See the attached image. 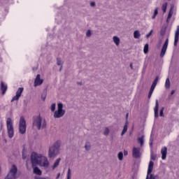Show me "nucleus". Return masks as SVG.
Here are the masks:
<instances>
[{
    "mask_svg": "<svg viewBox=\"0 0 179 179\" xmlns=\"http://www.w3.org/2000/svg\"><path fill=\"white\" fill-rule=\"evenodd\" d=\"M59 148H61V143L59 141L55 142L51 147L49 148V159H55V157L58 156L59 153Z\"/></svg>",
    "mask_w": 179,
    "mask_h": 179,
    "instance_id": "1",
    "label": "nucleus"
},
{
    "mask_svg": "<svg viewBox=\"0 0 179 179\" xmlns=\"http://www.w3.org/2000/svg\"><path fill=\"white\" fill-rule=\"evenodd\" d=\"M42 157V155L32 152L31 155V163L32 164V167H35V166H41Z\"/></svg>",
    "mask_w": 179,
    "mask_h": 179,
    "instance_id": "2",
    "label": "nucleus"
},
{
    "mask_svg": "<svg viewBox=\"0 0 179 179\" xmlns=\"http://www.w3.org/2000/svg\"><path fill=\"white\" fill-rule=\"evenodd\" d=\"M6 127L8 138L12 139L15 136V129H13V122L10 117H8L6 120Z\"/></svg>",
    "mask_w": 179,
    "mask_h": 179,
    "instance_id": "3",
    "label": "nucleus"
},
{
    "mask_svg": "<svg viewBox=\"0 0 179 179\" xmlns=\"http://www.w3.org/2000/svg\"><path fill=\"white\" fill-rule=\"evenodd\" d=\"M26 120L23 116L20 117V123H19V132L21 135H24L26 134Z\"/></svg>",
    "mask_w": 179,
    "mask_h": 179,
    "instance_id": "4",
    "label": "nucleus"
},
{
    "mask_svg": "<svg viewBox=\"0 0 179 179\" xmlns=\"http://www.w3.org/2000/svg\"><path fill=\"white\" fill-rule=\"evenodd\" d=\"M16 174H17V167H16V165H13L5 179H16L17 178Z\"/></svg>",
    "mask_w": 179,
    "mask_h": 179,
    "instance_id": "5",
    "label": "nucleus"
},
{
    "mask_svg": "<svg viewBox=\"0 0 179 179\" xmlns=\"http://www.w3.org/2000/svg\"><path fill=\"white\" fill-rule=\"evenodd\" d=\"M43 122V117L41 115H38L36 117H34L33 125L34 127H37L38 130L41 129V122Z\"/></svg>",
    "mask_w": 179,
    "mask_h": 179,
    "instance_id": "6",
    "label": "nucleus"
},
{
    "mask_svg": "<svg viewBox=\"0 0 179 179\" xmlns=\"http://www.w3.org/2000/svg\"><path fill=\"white\" fill-rule=\"evenodd\" d=\"M23 90H24V88H23V87L18 88V90L16 92L15 96H14L13 97V99H11V103H13V101H17V100H19V99H20V97L22 96V93H23Z\"/></svg>",
    "mask_w": 179,
    "mask_h": 179,
    "instance_id": "7",
    "label": "nucleus"
},
{
    "mask_svg": "<svg viewBox=\"0 0 179 179\" xmlns=\"http://www.w3.org/2000/svg\"><path fill=\"white\" fill-rule=\"evenodd\" d=\"M167 47H169V38H167L160 52V57L163 58L166 55V52L167 51Z\"/></svg>",
    "mask_w": 179,
    "mask_h": 179,
    "instance_id": "8",
    "label": "nucleus"
},
{
    "mask_svg": "<svg viewBox=\"0 0 179 179\" xmlns=\"http://www.w3.org/2000/svg\"><path fill=\"white\" fill-rule=\"evenodd\" d=\"M141 148L134 147L133 148L132 156L134 159L141 158Z\"/></svg>",
    "mask_w": 179,
    "mask_h": 179,
    "instance_id": "9",
    "label": "nucleus"
},
{
    "mask_svg": "<svg viewBox=\"0 0 179 179\" xmlns=\"http://www.w3.org/2000/svg\"><path fill=\"white\" fill-rule=\"evenodd\" d=\"M41 167H45V169H48L50 166V162H48V158L47 157L42 155L41 158V165H39Z\"/></svg>",
    "mask_w": 179,
    "mask_h": 179,
    "instance_id": "10",
    "label": "nucleus"
},
{
    "mask_svg": "<svg viewBox=\"0 0 179 179\" xmlns=\"http://www.w3.org/2000/svg\"><path fill=\"white\" fill-rule=\"evenodd\" d=\"M41 75L38 74L36 76V78L34 80V87H37V86H41V85H43V82H44V80L43 79H41Z\"/></svg>",
    "mask_w": 179,
    "mask_h": 179,
    "instance_id": "11",
    "label": "nucleus"
},
{
    "mask_svg": "<svg viewBox=\"0 0 179 179\" xmlns=\"http://www.w3.org/2000/svg\"><path fill=\"white\" fill-rule=\"evenodd\" d=\"M154 164H155V162H153L152 161H150L149 162L146 179H149V176H150V173H152V171H153V166H154Z\"/></svg>",
    "mask_w": 179,
    "mask_h": 179,
    "instance_id": "12",
    "label": "nucleus"
},
{
    "mask_svg": "<svg viewBox=\"0 0 179 179\" xmlns=\"http://www.w3.org/2000/svg\"><path fill=\"white\" fill-rule=\"evenodd\" d=\"M65 115V110H56L54 113V118H61Z\"/></svg>",
    "mask_w": 179,
    "mask_h": 179,
    "instance_id": "13",
    "label": "nucleus"
},
{
    "mask_svg": "<svg viewBox=\"0 0 179 179\" xmlns=\"http://www.w3.org/2000/svg\"><path fill=\"white\" fill-rule=\"evenodd\" d=\"M173 13H174V6H171L166 18V23H170V19L173 17Z\"/></svg>",
    "mask_w": 179,
    "mask_h": 179,
    "instance_id": "14",
    "label": "nucleus"
},
{
    "mask_svg": "<svg viewBox=\"0 0 179 179\" xmlns=\"http://www.w3.org/2000/svg\"><path fill=\"white\" fill-rule=\"evenodd\" d=\"M179 40V26L177 27V29L175 33L174 46L177 47Z\"/></svg>",
    "mask_w": 179,
    "mask_h": 179,
    "instance_id": "15",
    "label": "nucleus"
},
{
    "mask_svg": "<svg viewBox=\"0 0 179 179\" xmlns=\"http://www.w3.org/2000/svg\"><path fill=\"white\" fill-rule=\"evenodd\" d=\"M155 117L157 118L159 117V100L155 101V107L154 108Z\"/></svg>",
    "mask_w": 179,
    "mask_h": 179,
    "instance_id": "16",
    "label": "nucleus"
},
{
    "mask_svg": "<svg viewBox=\"0 0 179 179\" xmlns=\"http://www.w3.org/2000/svg\"><path fill=\"white\" fill-rule=\"evenodd\" d=\"M161 154L162 160H166V157H167V147H164L162 148Z\"/></svg>",
    "mask_w": 179,
    "mask_h": 179,
    "instance_id": "17",
    "label": "nucleus"
},
{
    "mask_svg": "<svg viewBox=\"0 0 179 179\" xmlns=\"http://www.w3.org/2000/svg\"><path fill=\"white\" fill-rule=\"evenodd\" d=\"M1 90L2 91V94H5L8 90V85H5V83H3L2 81L1 83Z\"/></svg>",
    "mask_w": 179,
    "mask_h": 179,
    "instance_id": "18",
    "label": "nucleus"
},
{
    "mask_svg": "<svg viewBox=\"0 0 179 179\" xmlns=\"http://www.w3.org/2000/svg\"><path fill=\"white\" fill-rule=\"evenodd\" d=\"M32 169H34V174H37V176H41V174L43 173L41 172V170H40L39 168L37 167V166H32Z\"/></svg>",
    "mask_w": 179,
    "mask_h": 179,
    "instance_id": "19",
    "label": "nucleus"
},
{
    "mask_svg": "<svg viewBox=\"0 0 179 179\" xmlns=\"http://www.w3.org/2000/svg\"><path fill=\"white\" fill-rule=\"evenodd\" d=\"M127 131H128V122H126L125 124L124 125L121 136H123V135H125L127 133Z\"/></svg>",
    "mask_w": 179,
    "mask_h": 179,
    "instance_id": "20",
    "label": "nucleus"
},
{
    "mask_svg": "<svg viewBox=\"0 0 179 179\" xmlns=\"http://www.w3.org/2000/svg\"><path fill=\"white\" fill-rule=\"evenodd\" d=\"M145 136H142L141 137L138 138V143H140L141 146H143L145 141H144Z\"/></svg>",
    "mask_w": 179,
    "mask_h": 179,
    "instance_id": "21",
    "label": "nucleus"
},
{
    "mask_svg": "<svg viewBox=\"0 0 179 179\" xmlns=\"http://www.w3.org/2000/svg\"><path fill=\"white\" fill-rule=\"evenodd\" d=\"M59 162H61V158H58L55 162L54 163L53 166H52V169L54 170L55 169H56V167L59 166Z\"/></svg>",
    "mask_w": 179,
    "mask_h": 179,
    "instance_id": "22",
    "label": "nucleus"
},
{
    "mask_svg": "<svg viewBox=\"0 0 179 179\" xmlns=\"http://www.w3.org/2000/svg\"><path fill=\"white\" fill-rule=\"evenodd\" d=\"M113 40L115 43V44H116L117 45H120V38H118V36H113Z\"/></svg>",
    "mask_w": 179,
    "mask_h": 179,
    "instance_id": "23",
    "label": "nucleus"
},
{
    "mask_svg": "<svg viewBox=\"0 0 179 179\" xmlns=\"http://www.w3.org/2000/svg\"><path fill=\"white\" fill-rule=\"evenodd\" d=\"M134 38H139V37H141V32L138 30L135 31L134 32Z\"/></svg>",
    "mask_w": 179,
    "mask_h": 179,
    "instance_id": "24",
    "label": "nucleus"
},
{
    "mask_svg": "<svg viewBox=\"0 0 179 179\" xmlns=\"http://www.w3.org/2000/svg\"><path fill=\"white\" fill-rule=\"evenodd\" d=\"M144 54H148L149 52V43H146L143 48Z\"/></svg>",
    "mask_w": 179,
    "mask_h": 179,
    "instance_id": "25",
    "label": "nucleus"
},
{
    "mask_svg": "<svg viewBox=\"0 0 179 179\" xmlns=\"http://www.w3.org/2000/svg\"><path fill=\"white\" fill-rule=\"evenodd\" d=\"M165 88L170 89V78H166L165 82Z\"/></svg>",
    "mask_w": 179,
    "mask_h": 179,
    "instance_id": "26",
    "label": "nucleus"
},
{
    "mask_svg": "<svg viewBox=\"0 0 179 179\" xmlns=\"http://www.w3.org/2000/svg\"><path fill=\"white\" fill-rule=\"evenodd\" d=\"M63 64L64 63L62 62V60H61V58L57 57V65H58V66H62Z\"/></svg>",
    "mask_w": 179,
    "mask_h": 179,
    "instance_id": "27",
    "label": "nucleus"
},
{
    "mask_svg": "<svg viewBox=\"0 0 179 179\" xmlns=\"http://www.w3.org/2000/svg\"><path fill=\"white\" fill-rule=\"evenodd\" d=\"M110 134V129H108V127H106L105 130L103 131V135L105 136H108V134Z\"/></svg>",
    "mask_w": 179,
    "mask_h": 179,
    "instance_id": "28",
    "label": "nucleus"
},
{
    "mask_svg": "<svg viewBox=\"0 0 179 179\" xmlns=\"http://www.w3.org/2000/svg\"><path fill=\"white\" fill-rule=\"evenodd\" d=\"M162 9L164 13H166V10H167V3H164L162 5Z\"/></svg>",
    "mask_w": 179,
    "mask_h": 179,
    "instance_id": "29",
    "label": "nucleus"
},
{
    "mask_svg": "<svg viewBox=\"0 0 179 179\" xmlns=\"http://www.w3.org/2000/svg\"><path fill=\"white\" fill-rule=\"evenodd\" d=\"M159 82V76H156L154 81L152 82V85L154 86H157V83Z\"/></svg>",
    "mask_w": 179,
    "mask_h": 179,
    "instance_id": "30",
    "label": "nucleus"
},
{
    "mask_svg": "<svg viewBox=\"0 0 179 179\" xmlns=\"http://www.w3.org/2000/svg\"><path fill=\"white\" fill-rule=\"evenodd\" d=\"M64 104H62V103H59L57 104V110H64Z\"/></svg>",
    "mask_w": 179,
    "mask_h": 179,
    "instance_id": "31",
    "label": "nucleus"
},
{
    "mask_svg": "<svg viewBox=\"0 0 179 179\" xmlns=\"http://www.w3.org/2000/svg\"><path fill=\"white\" fill-rule=\"evenodd\" d=\"M47 97V92H43L41 94V99L43 100V101H45V98Z\"/></svg>",
    "mask_w": 179,
    "mask_h": 179,
    "instance_id": "32",
    "label": "nucleus"
},
{
    "mask_svg": "<svg viewBox=\"0 0 179 179\" xmlns=\"http://www.w3.org/2000/svg\"><path fill=\"white\" fill-rule=\"evenodd\" d=\"M117 157L119 160H122V159H124V153H122V152H120L117 155Z\"/></svg>",
    "mask_w": 179,
    "mask_h": 179,
    "instance_id": "33",
    "label": "nucleus"
},
{
    "mask_svg": "<svg viewBox=\"0 0 179 179\" xmlns=\"http://www.w3.org/2000/svg\"><path fill=\"white\" fill-rule=\"evenodd\" d=\"M46 127L47 122H45V120H43L41 128H42V129H44Z\"/></svg>",
    "mask_w": 179,
    "mask_h": 179,
    "instance_id": "34",
    "label": "nucleus"
},
{
    "mask_svg": "<svg viewBox=\"0 0 179 179\" xmlns=\"http://www.w3.org/2000/svg\"><path fill=\"white\" fill-rule=\"evenodd\" d=\"M164 107H162L161 108V110H159V116L160 117H164Z\"/></svg>",
    "mask_w": 179,
    "mask_h": 179,
    "instance_id": "35",
    "label": "nucleus"
},
{
    "mask_svg": "<svg viewBox=\"0 0 179 179\" xmlns=\"http://www.w3.org/2000/svg\"><path fill=\"white\" fill-rule=\"evenodd\" d=\"M91 146H90V143H86L85 145V148L87 150H90L91 149Z\"/></svg>",
    "mask_w": 179,
    "mask_h": 179,
    "instance_id": "36",
    "label": "nucleus"
},
{
    "mask_svg": "<svg viewBox=\"0 0 179 179\" xmlns=\"http://www.w3.org/2000/svg\"><path fill=\"white\" fill-rule=\"evenodd\" d=\"M71 169H68V172H67V179H71Z\"/></svg>",
    "mask_w": 179,
    "mask_h": 179,
    "instance_id": "37",
    "label": "nucleus"
},
{
    "mask_svg": "<svg viewBox=\"0 0 179 179\" xmlns=\"http://www.w3.org/2000/svg\"><path fill=\"white\" fill-rule=\"evenodd\" d=\"M150 147L153 148V138H152V134L150 138Z\"/></svg>",
    "mask_w": 179,
    "mask_h": 179,
    "instance_id": "38",
    "label": "nucleus"
},
{
    "mask_svg": "<svg viewBox=\"0 0 179 179\" xmlns=\"http://www.w3.org/2000/svg\"><path fill=\"white\" fill-rule=\"evenodd\" d=\"M160 34H161V36H164V34H166V29L165 28H162L161 29Z\"/></svg>",
    "mask_w": 179,
    "mask_h": 179,
    "instance_id": "39",
    "label": "nucleus"
},
{
    "mask_svg": "<svg viewBox=\"0 0 179 179\" xmlns=\"http://www.w3.org/2000/svg\"><path fill=\"white\" fill-rule=\"evenodd\" d=\"M152 33H153V29H151V30L150 31L149 34H146V36H145L146 38H149V37H150V36H152Z\"/></svg>",
    "mask_w": 179,
    "mask_h": 179,
    "instance_id": "40",
    "label": "nucleus"
},
{
    "mask_svg": "<svg viewBox=\"0 0 179 179\" xmlns=\"http://www.w3.org/2000/svg\"><path fill=\"white\" fill-rule=\"evenodd\" d=\"M55 107H56V104L55 103H52L51 105V108H50L51 111H52V112L55 111Z\"/></svg>",
    "mask_w": 179,
    "mask_h": 179,
    "instance_id": "41",
    "label": "nucleus"
},
{
    "mask_svg": "<svg viewBox=\"0 0 179 179\" xmlns=\"http://www.w3.org/2000/svg\"><path fill=\"white\" fill-rule=\"evenodd\" d=\"M86 36L87 37H90V36H92V31H90V29L87 30V31L86 32Z\"/></svg>",
    "mask_w": 179,
    "mask_h": 179,
    "instance_id": "42",
    "label": "nucleus"
},
{
    "mask_svg": "<svg viewBox=\"0 0 179 179\" xmlns=\"http://www.w3.org/2000/svg\"><path fill=\"white\" fill-rule=\"evenodd\" d=\"M152 94H153V91L150 90L148 93V99H150L152 97Z\"/></svg>",
    "mask_w": 179,
    "mask_h": 179,
    "instance_id": "43",
    "label": "nucleus"
},
{
    "mask_svg": "<svg viewBox=\"0 0 179 179\" xmlns=\"http://www.w3.org/2000/svg\"><path fill=\"white\" fill-rule=\"evenodd\" d=\"M150 159L151 160H156V156L153 155V153H151Z\"/></svg>",
    "mask_w": 179,
    "mask_h": 179,
    "instance_id": "44",
    "label": "nucleus"
},
{
    "mask_svg": "<svg viewBox=\"0 0 179 179\" xmlns=\"http://www.w3.org/2000/svg\"><path fill=\"white\" fill-rule=\"evenodd\" d=\"M156 177H157V176H154L153 174H150V178L148 176V179H156Z\"/></svg>",
    "mask_w": 179,
    "mask_h": 179,
    "instance_id": "45",
    "label": "nucleus"
},
{
    "mask_svg": "<svg viewBox=\"0 0 179 179\" xmlns=\"http://www.w3.org/2000/svg\"><path fill=\"white\" fill-rule=\"evenodd\" d=\"M156 87V85H151V87H150V90H151V91H152V92H154L155 91V88Z\"/></svg>",
    "mask_w": 179,
    "mask_h": 179,
    "instance_id": "46",
    "label": "nucleus"
},
{
    "mask_svg": "<svg viewBox=\"0 0 179 179\" xmlns=\"http://www.w3.org/2000/svg\"><path fill=\"white\" fill-rule=\"evenodd\" d=\"M159 13V11L157 10V8H155V11H154V15L155 16H157V14Z\"/></svg>",
    "mask_w": 179,
    "mask_h": 179,
    "instance_id": "47",
    "label": "nucleus"
},
{
    "mask_svg": "<svg viewBox=\"0 0 179 179\" xmlns=\"http://www.w3.org/2000/svg\"><path fill=\"white\" fill-rule=\"evenodd\" d=\"M22 159L23 160H26V156L24 155V150L22 151Z\"/></svg>",
    "mask_w": 179,
    "mask_h": 179,
    "instance_id": "48",
    "label": "nucleus"
},
{
    "mask_svg": "<svg viewBox=\"0 0 179 179\" xmlns=\"http://www.w3.org/2000/svg\"><path fill=\"white\" fill-rule=\"evenodd\" d=\"M34 179H47V178H41V177H40V176H35V177H34Z\"/></svg>",
    "mask_w": 179,
    "mask_h": 179,
    "instance_id": "49",
    "label": "nucleus"
},
{
    "mask_svg": "<svg viewBox=\"0 0 179 179\" xmlns=\"http://www.w3.org/2000/svg\"><path fill=\"white\" fill-rule=\"evenodd\" d=\"M90 6H96V3L94 1L91 2Z\"/></svg>",
    "mask_w": 179,
    "mask_h": 179,
    "instance_id": "50",
    "label": "nucleus"
},
{
    "mask_svg": "<svg viewBox=\"0 0 179 179\" xmlns=\"http://www.w3.org/2000/svg\"><path fill=\"white\" fill-rule=\"evenodd\" d=\"M124 156H128V151L124 150Z\"/></svg>",
    "mask_w": 179,
    "mask_h": 179,
    "instance_id": "51",
    "label": "nucleus"
},
{
    "mask_svg": "<svg viewBox=\"0 0 179 179\" xmlns=\"http://www.w3.org/2000/svg\"><path fill=\"white\" fill-rule=\"evenodd\" d=\"M174 93H176V90H172L171 92V96H173V94H174Z\"/></svg>",
    "mask_w": 179,
    "mask_h": 179,
    "instance_id": "52",
    "label": "nucleus"
},
{
    "mask_svg": "<svg viewBox=\"0 0 179 179\" xmlns=\"http://www.w3.org/2000/svg\"><path fill=\"white\" fill-rule=\"evenodd\" d=\"M130 68L132 71H134V66L132 65V63L130 64Z\"/></svg>",
    "mask_w": 179,
    "mask_h": 179,
    "instance_id": "53",
    "label": "nucleus"
},
{
    "mask_svg": "<svg viewBox=\"0 0 179 179\" xmlns=\"http://www.w3.org/2000/svg\"><path fill=\"white\" fill-rule=\"evenodd\" d=\"M77 85H78L79 86H82V82H78Z\"/></svg>",
    "mask_w": 179,
    "mask_h": 179,
    "instance_id": "54",
    "label": "nucleus"
},
{
    "mask_svg": "<svg viewBox=\"0 0 179 179\" xmlns=\"http://www.w3.org/2000/svg\"><path fill=\"white\" fill-rule=\"evenodd\" d=\"M60 176H61V173H58L56 178H57V179L59 178Z\"/></svg>",
    "mask_w": 179,
    "mask_h": 179,
    "instance_id": "55",
    "label": "nucleus"
},
{
    "mask_svg": "<svg viewBox=\"0 0 179 179\" xmlns=\"http://www.w3.org/2000/svg\"><path fill=\"white\" fill-rule=\"evenodd\" d=\"M24 104L25 106H27V102H26V100H24Z\"/></svg>",
    "mask_w": 179,
    "mask_h": 179,
    "instance_id": "56",
    "label": "nucleus"
},
{
    "mask_svg": "<svg viewBox=\"0 0 179 179\" xmlns=\"http://www.w3.org/2000/svg\"><path fill=\"white\" fill-rule=\"evenodd\" d=\"M156 17V15L155 14L152 16V19H155Z\"/></svg>",
    "mask_w": 179,
    "mask_h": 179,
    "instance_id": "57",
    "label": "nucleus"
},
{
    "mask_svg": "<svg viewBox=\"0 0 179 179\" xmlns=\"http://www.w3.org/2000/svg\"><path fill=\"white\" fill-rule=\"evenodd\" d=\"M59 71H62V66H61V68H60Z\"/></svg>",
    "mask_w": 179,
    "mask_h": 179,
    "instance_id": "58",
    "label": "nucleus"
},
{
    "mask_svg": "<svg viewBox=\"0 0 179 179\" xmlns=\"http://www.w3.org/2000/svg\"><path fill=\"white\" fill-rule=\"evenodd\" d=\"M126 118H128V113H127L126 115Z\"/></svg>",
    "mask_w": 179,
    "mask_h": 179,
    "instance_id": "59",
    "label": "nucleus"
},
{
    "mask_svg": "<svg viewBox=\"0 0 179 179\" xmlns=\"http://www.w3.org/2000/svg\"><path fill=\"white\" fill-rule=\"evenodd\" d=\"M162 44V42H159V45Z\"/></svg>",
    "mask_w": 179,
    "mask_h": 179,
    "instance_id": "60",
    "label": "nucleus"
},
{
    "mask_svg": "<svg viewBox=\"0 0 179 179\" xmlns=\"http://www.w3.org/2000/svg\"><path fill=\"white\" fill-rule=\"evenodd\" d=\"M4 142H6V140H4Z\"/></svg>",
    "mask_w": 179,
    "mask_h": 179,
    "instance_id": "61",
    "label": "nucleus"
},
{
    "mask_svg": "<svg viewBox=\"0 0 179 179\" xmlns=\"http://www.w3.org/2000/svg\"><path fill=\"white\" fill-rule=\"evenodd\" d=\"M0 171H1V166H0Z\"/></svg>",
    "mask_w": 179,
    "mask_h": 179,
    "instance_id": "62",
    "label": "nucleus"
},
{
    "mask_svg": "<svg viewBox=\"0 0 179 179\" xmlns=\"http://www.w3.org/2000/svg\"><path fill=\"white\" fill-rule=\"evenodd\" d=\"M168 1H171V0H168Z\"/></svg>",
    "mask_w": 179,
    "mask_h": 179,
    "instance_id": "63",
    "label": "nucleus"
}]
</instances>
